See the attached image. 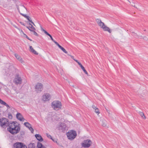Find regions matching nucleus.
<instances>
[{
  "instance_id": "nucleus-13",
  "label": "nucleus",
  "mask_w": 148,
  "mask_h": 148,
  "mask_svg": "<svg viewBox=\"0 0 148 148\" xmlns=\"http://www.w3.org/2000/svg\"><path fill=\"white\" fill-rule=\"evenodd\" d=\"M29 24L30 25L29 26H26V27L29 31L32 32L33 30H36L35 28L34 27H33L32 25L30 23H29Z\"/></svg>"
},
{
  "instance_id": "nucleus-51",
  "label": "nucleus",
  "mask_w": 148,
  "mask_h": 148,
  "mask_svg": "<svg viewBox=\"0 0 148 148\" xmlns=\"http://www.w3.org/2000/svg\"><path fill=\"white\" fill-rule=\"evenodd\" d=\"M80 62H79V61L77 62V63L78 64H79Z\"/></svg>"
},
{
  "instance_id": "nucleus-42",
  "label": "nucleus",
  "mask_w": 148,
  "mask_h": 148,
  "mask_svg": "<svg viewBox=\"0 0 148 148\" xmlns=\"http://www.w3.org/2000/svg\"><path fill=\"white\" fill-rule=\"evenodd\" d=\"M92 107L93 108V109H95V108H96V107H95V106L94 105H92Z\"/></svg>"
},
{
  "instance_id": "nucleus-1",
  "label": "nucleus",
  "mask_w": 148,
  "mask_h": 148,
  "mask_svg": "<svg viewBox=\"0 0 148 148\" xmlns=\"http://www.w3.org/2000/svg\"><path fill=\"white\" fill-rule=\"evenodd\" d=\"M7 130L11 134L14 135L19 132L20 130V126L16 125L15 122L13 121L10 123Z\"/></svg>"
},
{
  "instance_id": "nucleus-14",
  "label": "nucleus",
  "mask_w": 148,
  "mask_h": 148,
  "mask_svg": "<svg viewBox=\"0 0 148 148\" xmlns=\"http://www.w3.org/2000/svg\"><path fill=\"white\" fill-rule=\"evenodd\" d=\"M15 56L16 57V58L19 60L21 63H22L23 62V61L22 60V59L17 54H15Z\"/></svg>"
},
{
  "instance_id": "nucleus-29",
  "label": "nucleus",
  "mask_w": 148,
  "mask_h": 148,
  "mask_svg": "<svg viewBox=\"0 0 148 148\" xmlns=\"http://www.w3.org/2000/svg\"><path fill=\"white\" fill-rule=\"evenodd\" d=\"M30 130V131H31L32 133H33L34 131V130L33 129L32 127L31 126H30L29 128H28Z\"/></svg>"
},
{
  "instance_id": "nucleus-26",
  "label": "nucleus",
  "mask_w": 148,
  "mask_h": 148,
  "mask_svg": "<svg viewBox=\"0 0 148 148\" xmlns=\"http://www.w3.org/2000/svg\"><path fill=\"white\" fill-rule=\"evenodd\" d=\"M81 68L86 74L87 75L88 74L87 71L85 70L84 67L83 66H82Z\"/></svg>"
},
{
  "instance_id": "nucleus-11",
  "label": "nucleus",
  "mask_w": 148,
  "mask_h": 148,
  "mask_svg": "<svg viewBox=\"0 0 148 148\" xmlns=\"http://www.w3.org/2000/svg\"><path fill=\"white\" fill-rule=\"evenodd\" d=\"M66 127V126L65 124L62 123L59 126V130H62V131H63L65 130Z\"/></svg>"
},
{
  "instance_id": "nucleus-33",
  "label": "nucleus",
  "mask_w": 148,
  "mask_h": 148,
  "mask_svg": "<svg viewBox=\"0 0 148 148\" xmlns=\"http://www.w3.org/2000/svg\"><path fill=\"white\" fill-rule=\"evenodd\" d=\"M19 12L21 15L22 16H23L24 17H25L26 18L28 16H27L26 14L21 13L19 11Z\"/></svg>"
},
{
  "instance_id": "nucleus-9",
  "label": "nucleus",
  "mask_w": 148,
  "mask_h": 148,
  "mask_svg": "<svg viewBox=\"0 0 148 148\" xmlns=\"http://www.w3.org/2000/svg\"><path fill=\"white\" fill-rule=\"evenodd\" d=\"M23 145V143H16L14 144L13 148H21Z\"/></svg>"
},
{
  "instance_id": "nucleus-41",
  "label": "nucleus",
  "mask_w": 148,
  "mask_h": 148,
  "mask_svg": "<svg viewBox=\"0 0 148 148\" xmlns=\"http://www.w3.org/2000/svg\"><path fill=\"white\" fill-rule=\"evenodd\" d=\"M78 64L79 66L81 68L83 66L80 63L79 64Z\"/></svg>"
},
{
  "instance_id": "nucleus-48",
  "label": "nucleus",
  "mask_w": 148,
  "mask_h": 148,
  "mask_svg": "<svg viewBox=\"0 0 148 148\" xmlns=\"http://www.w3.org/2000/svg\"><path fill=\"white\" fill-rule=\"evenodd\" d=\"M71 56V58L73 59H74L73 58H74V57H73V56Z\"/></svg>"
},
{
  "instance_id": "nucleus-25",
  "label": "nucleus",
  "mask_w": 148,
  "mask_h": 148,
  "mask_svg": "<svg viewBox=\"0 0 148 148\" xmlns=\"http://www.w3.org/2000/svg\"><path fill=\"white\" fill-rule=\"evenodd\" d=\"M60 48L64 53H67V52L66 50L61 46L60 47Z\"/></svg>"
},
{
  "instance_id": "nucleus-7",
  "label": "nucleus",
  "mask_w": 148,
  "mask_h": 148,
  "mask_svg": "<svg viewBox=\"0 0 148 148\" xmlns=\"http://www.w3.org/2000/svg\"><path fill=\"white\" fill-rule=\"evenodd\" d=\"M22 81L21 78L18 75H17L14 79V83L16 84H21Z\"/></svg>"
},
{
  "instance_id": "nucleus-36",
  "label": "nucleus",
  "mask_w": 148,
  "mask_h": 148,
  "mask_svg": "<svg viewBox=\"0 0 148 148\" xmlns=\"http://www.w3.org/2000/svg\"><path fill=\"white\" fill-rule=\"evenodd\" d=\"M21 148H27V147L26 145L23 144V145H22V147H21Z\"/></svg>"
},
{
  "instance_id": "nucleus-4",
  "label": "nucleus",
  "mask_w": 148,
  "mask_h": 148,
  "mask_svg": "<svg viewBox=\"0 0 148 148\" xmlns=\"http://www.w3.org/2000/svg\"><path fill=\"white\" fill-rule=\"evenodd\" d=\"M66 135L69 140H73L77 136V133L75 131L72 130L67 133Z\"/></svg>"
},
{
  "instance_id": "nucleus-10",
  "label": "nucleus",
  "mask_w": 148,
  "mask_h": 148,
  "mask_svg": "<svg viewBox=\"0 0 148 148\" xmlns=\"http://www.w3.org/2000/svg\"><path fill=\"white\" fill-rule=\"evenodd\" d=\"M16 117L20 121H24L25 120V119L22 115L20 113H18L17 114Z\"/></svg>"
},
{
  "instance_id": "nucleus-47",
  "label": "nucleus",
  "mask_w": 148,
  "mask_h": 148,
  "mask_svg": "<svg viewBox=\"0 0 148 148\" xmlns=\"http://www.w3.org/2000/svg\"><path fill=\"white\" fill-rule=\"evenodd\" d=\"M73 60H74L77 63V62H78V61L77 60H75V59H73Z\"/></svg>"
},
{
  "instance_id": "nucleus-23",
  "label": "nucleus",
  "mask_w": 148,
  "mask_h": 148,
  "mask_svg": "<svg viewBox=\"0 0 148 148\" xmlns=\"http://www.w3.org/2000/svg\"><path fill=\"white\" fill-rule=\"evenodd\" d=\"M101 28H103V27L105 25L102 22V21H100V23L99 25H98Z\"/></svg>"
},
{
  "instance_id": "nucleus-22",
  "label": "nucleus",
  "mask_w": 148,
  "mask_h": 148,
  "mask_svg": "<svg viewBox=\"0 0 148 148\" xmlns=\"http://www.w3.org/2000/svg\"><path fill=\"white\" fill-rule=\"evenodd\" d=\"M24 124L26 127L28 128L31 126V125L28 122H25L24 123Z\"/></svg>"
},
{
  "instance_id": "nucleus-24",
  "label": "nucleus",
  "mask_w": 148,
  "mask_h": 148,
  "mask_svg": "<svg viewBox=\"0 0 148 148\" xmlns=\"http://www.w3.org/2000/svg\"><path fill=\"white\" fill-rule=\"evenodd\" d=\"M101 125L102 126L105 127L106 126V121L105 120H103L102 121Z\"/></svg>"
},
{
  "instance_id": "nucleus-32",
  "label": "nucleus",
  "mask_w": 148,
  "mask_h": 148,
  "mask_svg": "<svg viewBox=\"0 0 148 148\" xmlns=\"http://www.w3.org/2000/svg\"><path fill=\"white\" fill-rule=\"evenodd\" d=\"M8 117L10 119H12V116L11 114L10 113H8Z\"/></svg>"
},
{
  "instance_id": "nucleus-45",
  "label": "nucleus",
  "mask_w": 148,
  "mask_h": 148,
  "mask_svg": "<svg viewBox=\"0 0 148 148\" xmlns=\"http://www.w3.org/2000/svg\"><path fill=\"white\" fill-rule=\"evenodd\" d=\"M26 38L27 39H29V38L27 35H26Z\"/></svg>"
},
{
  "instance_id": "nucleus-21",
  "label": "nucleus",
  "mask_w": 148,
  "mask_h": 148,
  "mask_svg": "<svg viewBox=\"0 0 148 148\" xmlns=\"http://www.w3.org/2000/svg\"><path fill=\"white\" fill-rule=\"evenodd\" d=\"M139 114L140 116L144 119H146V117L144 115V114L143 112H139Z\"/></svg>"
},
{
  "instance_id": "nucleus-12",
  "label": "nucleus",
  "mask_w": 148,
  "mask_h": 148,
  "mask_svg": "<svg viewBox=\"0 0 148 148\" xmlns=\"http://www.w3.org/2000/svg\"><path fill=\"white\" fill-rule=\"evenodd\" d=\"M35 136L37 140L38 141L40 142H41L43 141V138L42 136L39 134H36Z\"/></svg>"
},
{
  "instance_id": "nucleus-8",
  "label": "nucleus",
  "mask_w": 148,
  "mask_h": 148,
  "mask_svg": "<svg viewBox=\"0 0 148 148\" xmlns=\"http://www.w3.org/2000/svg\"><path fill=\"white\" fill-rule=\"evenodd\" d=\"M50 98V95L48 93H46L42 96V100L44 101H46L49 100Z\"/></svg>"
},
{
  "instance_id": "nucleus-20",
  "label": "nucleus",
  "mask_w": 148,
  "mask_h": 148,
  "mask_svg": "<svg viewBox=\"0 0 148 148\" xmlns=\"http://www.w3.org/2000/svg\"><path fill=\"white\" fill-rule=\"evenodd\" d=\"M26 18L27 19V20L29 21L30 22H31L34 25H35L34 24V23L32 21V20L31 19V18L29 16H28Z\"/></svg>"
},
{
  "instance_id": "nucleus-16",
  "label": "nucleus",
  "mask_w": 148,
  "mask_h": 148,
  "mask_svg": "<svg viewBox=\"0 0 148 148\" xmlns=\"http://www.w3.org/2000/svg\"><path fill=\"white\" fill-rule=\"evenodd\" d=\"M29 48L30 51L32 52L33 53L36 55L38 54V53L33 49V48L32 46H30Z\"/></svg>"
},
{
  "instance_id": "nucleus-38",
  "label": "nucleus",
  "mask_w": 148,
  "mask_h": 148,
  "mask_svg": "<svg viewBox=\"0 0 148 148\" xmlns=\"http://www.w3.org/2000/svg\"><path fill=\"white\" fill-rule=\"evenodd\" d=\"M41 30L43 32H44V31L45 30L42 27H41Z\"/></svg>"
},
{
  "instance_id": "nucleus-18",
  "label": "nucleus",
  "mask_w": 148,
  "mask_h": 148,
  "mask_svg": "<svg viewBox=\"0 0 148 148\" xmlns=\"http://www.w3.org/2000/svg\"><path fill=\"white\" fill-rule=\"evenodd\" d=\"M0 103L1 104L5 105L8 108H10L9 106L7 104L6 102L2 100L1 99L0 100Z\"/></svg>"
},
{
  "instance_id": "nucleus-31",
  "label": "nucleus",
  "mask_w": 148,
  "mask_h": 148,
  "mask_svg": "<svg viewBox=\"0 0 148 148\" xmlns=\"http://www.w3.org/2000/svg\"><path fill=\"white\" fill-rule=\"evenodd\" d=\"M95 112L98 114H99L100 113L99 110L98 108H96L95 109Z\"/></svg>"
},
{
  "instance_id": "nucleus-27",
  "label": "nucleus",
  "mask_w": 148,
  "mask_h": 148,
  "mask_svg": "<svg viewBox=\"0 0 148 148\" xmlns=\"http://www.w3.org/2000/svg\"><path fill=\"white\" fill-rule=\"evenodd\" d=\"M35 30H33L32 31V32H33L34 35L36 36H38V34L35 31Z\"/></svg>"
},
{
  "instance_id": "nucleus-6",
  "label": "nucleus",
  "mask_w": 148,
  "mask_h": 148,
  "mask_svg": "<svg viewBox=\"0 0 148 148\" xmlns=\"http://www.w3.org/2000/svg\"><path fill=\"white\" fill-rule=\"evenodd\" d=\"M91 143L92 142L90 140L87 139L84 140L82 145L84 147H90Z\"/></svg>"
},
{
  "instance_id": "nucleus-43",
  "label": "nucleus",
  "mask_w": 148,
  "mask_h": 148,
  "mask_svg": "<svg viewBox=\"0 0 148 148\" xmlns=\"http://www.w3.org/2000/svg\"><path fill=\"white\" fill-rule=\"evenodd\" d=\"M20 23L22 25H24V26H25V24L24 23L22 22H21Z\"/></svg>"
},
{
  "instance_id": "nucleus-30",
  "label": "nucleus",
  "mask_w": 148,
  "mask_h": 148,
  "mask_svg": "<svg viewBox=\"0 0 148 148\" xmlns=\"http://www.w3.org/2000/svg\"><path fill=\"white\" fill-rule=\"evenodd\" d=\"M53 42L59 48L61 46L57 42H56V41L54 40L53 41Z\"/></svg>"
},
{
  "instance_id": "nucleus-40",
  "label": "nucleus",
  "mask_w": 148,
  "mask_h": 148,
  "mask_svg": "<svg viewBox=\"0 0 148 148\" xmlns=\"http://www.w3.org/2000/svg\"><path fill=\"white\" fill-rule=\"evenodd\" d=\"M78 64L79 66L81 68L83 66L80 63L79 64Z\"/></svg>"
},
{
  "instance_id": "nucleus-17",
  "label": "nucleus",
  "mask_w": 148,
  "mask_h": 148,
  "mask_svg": "<svg viewBox=\"0 0 148 148\" xmlns=\"http://www.w3.org/2000/svg\"><path fill=\"white\" fill-rule=\"evenodd\" d=\"M103 30L105 31H108L110 33H111V31L110 30L109 28L107 27V26H105V25L104 26V27L102 28Z\"/></svg>"
},
{
  "instance_id": "nucleus-44",
  "label": "nucleus",
  "mask_w": 148,
  "mask_h": 148,
  "mask_svg": "<svg viewBox=\"0 0 148 148\" xmlns=\"http://www.w3.org/2000/svg\"><path fill=\"white\" fill-rule=\"evenodd\" d=\"M53 141V142H55V143H57V142L55 140H54L53 139V138L52 139H51Z\"/></svg>"
},
{
  "instance_id": "nucleus-19",
  "label": "nucleus",
  "mask_w": 148,
  "mask_h": 148,
  "mask_svg": "<svg viewBox=\"0 0 148 148\" xmlns=\"http://www.w3.org/2000/svg\"><path fill=\"white\" fill-rule=\"evenodd\" d=\"M35 144L34 143H30L28 145L29 148H35Z\"/></svg>"
},
{
  "instance_id": "nucleus-3",
  "label": "nucleus",
  "mask_w": 148,
  "mask_h": 148,
  "mask_svg": "<svg viewBox=\"0 0 148 148\" xmlns=\"http://www.w3.org/2000/svg\"><path fill=\"white\" fill-rule=\"evenodd\" d=\"M51 106L54 110H57L61 108L62 104L60 101H55L52 103Z\"/></svg>"
},
{
  "instance_id": "nucleus-37",
  "label": "nucleus",
  "mask_w": 148,
  "mask_h": 148,
  "mask_svg": "<svg viewBox=\"0 0 148 148\" xmlns=\"http://www.w3.org/2000/svg\"><path fill=\"white\" fill-rule=\"evenodd\" d=\"M44 33L46 34L48 36H49V35L50 34L48 33L46 30H45L44 32Z\"/></svg>"
},
{
  "instance_id": "nucleus-49",
  "label": "nucleus",
  "mask_w": 148,
  "mask_h": 148,
  "mask_svg": "<svg viewBox=\"0 0 148 148\" xmlns=\"http://www.w3.org/2000/svg\"><path fill=\"white\" fill-rule=\"evenodd\" d=\"M131 5H132V6H134V7H135V5H134L133 4H131Z\"/></svg>"
},
{
  "instance_id": "nucleus-50",
  "label": "nucleus",
  "mask_w": 148,
  "mask_h": 148,
  "mask_svg": "<svg viewBox=\"0 0 148 148\" xmlns=\"http://www.w3.org/2000/svg\"><path fill=\"white\" fill-rule=\"evenodd\" d=\"M28 40H30L31 41H32V39H31L29 38V39Z\"/></svg>"
},
{
  "instance_id": "nucleus-39",
  "label": "nucleus",
  "mask_w": 148,
  "mask_h": 148,
  "mask_svg": "<svg viewBox=\"0 0 148 148\" xmlns=\"http://www.w3.org/2000/svg\"><path fill=\"white\" fill-rule=\"evenodd\" d=\"M78 64L79 66L81 68L83 66L80 63L79 64Z\"/></svg>"
},
{
  "instance_id": "nucleus-35",
  "label": "nucleus",
  "mask_w": 148,
  "mask_h": 148,
  "mask_svg": "<svg viewBox=\"0 0 148 148\" xmlns=\"http://www.w3.org/2000/svg\"><path fill=\"white\" fill-rule=\"evenodd\" d=\"M49 36L50 37L51 40L53 42V41H54L55 40L53 39L51 36L50 34L49 35Z\"/></svg>"
},
{
  "instance_id": "nucleus-34",
  "label": "nucleus",
  "mask_w": 148,
  "mask_h": 148,
  "mask_svg": "<svg viewBox=\"0 0 148 148\" xmlns=\"http://www.w3.org/2000/svg\"><path fill=\"white\" fill-rule=\"evenodd\" d=\"M96 21L98 25H99V24L100 23V21H101L99 19H97L96 20Z\"/></svg>"
},
{
  "instance_id": "nucleus-46",
  "label": "nucleus",
  "mask_w": 148,
  "mask_h": 148,
  "mask_svg": "<svg viewBox=\"0 0 148 148\" xmlns=\"http://www.w3.org/2000/svg\"><path fill=\"white\" fill-rule=\"evenodd\" d=\"M143 39L144 40H146L147 39V38L146 37H143Z\"/></svg>"
},
{
  "instance_id": "nucleus-15",
  "label": "nucleus",
  "mask_w": 148,
  "mask_h": 148,
  "mask_svg": "<svg viewBox=\"0 0 148 148\" xmlns=\"http://www.w3.org/2000/svg\"><path fill=\"white\" fill-rule=\"evenodd\" d=\"M37 148H46L40 142H38L37 143Z\"/></svg>"
},
{
  "instance_id": "nucleus-52",
  "label": "nucleus",
  "mask_w": 148,
  "mask_h": 148,
  "mask_svg": "<svg viewBox=\"0 0 148 148\" xmlns=\"http://www.w3.org/2000/svg\"><path fill=\"white\" fill-rule=\"evenodd\" d=\"M73 86V87H74V86Z\"/></svg>"
},
{
  "instance_id": "nucleus-5",
  "label": "nucleus",
  "mask_w": 148,
  "mask_h": 148,
  "mask_svg": "<svg viewBox=\"0 0 148 148\" xmlns=\"http://www.w3.org/2000/svg\"><path fill=\"white\" fill-rule=\"evenodd\" d=\"M35 88L37 92H40L43 90V85L41 83H38L35 86Z\"/></svg>"
},
{
  "instance_id": "nucleus-2",
  "label": "nucleus",
  "mask_w": 148,
  "mask_h": 148,
  "mask_svg": "<svg viewBox=\"0 0 148 148\" xmlns=\"http://www.w3.org/2000/svg\"><path fill=\"white\" fill-rule=\"evenodd\" d=\"M10 123L9 122V120L5 118H0V125L1 127L5 129Z\"/></svg>"
},
{
  "instance_id": "nucleus-28",
  "label": "nucleus",
  "mask_w": 148,
  "mask_h": 148,
  "mask_svg": "<svg viewBox=\"0 0 148 148\" xmlns=\"http://www.w3.org/2000/svg\"><path fill=\"white\" fill-rule=\"evenodd\" d=\"M46 135L47 136V137L51 139V140L53 138L48 133H46Z\"/></svg>"
}]
</instances>
